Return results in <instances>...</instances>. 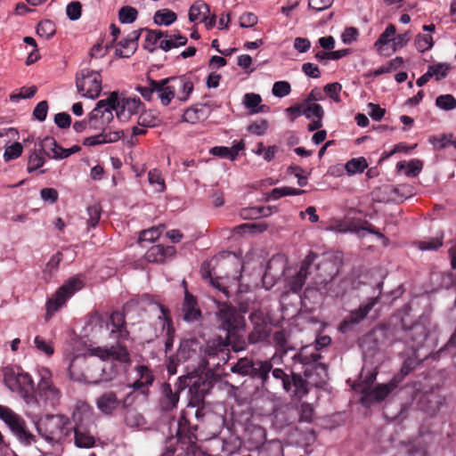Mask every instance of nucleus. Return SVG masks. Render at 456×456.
Here are the masks:
<instances>
[{
    "instance_id": "nucleus-1",
    "label": "nucleus",
    "mask_w": 456,
    "mask_h": 456,
    "mask_svg": "<svg viewBox=\"0 0 456 456\" xmlns=\"http://www.w3.org/2000/svg\"><path fill=\"white\" fill-rule=\"evenodd\" d=\"M216 304V318L219 328L226 332L224 339L219 338L216 347L208 346V355L221 357L223 363L228 360V346H231L234 352H240L247 348L246 338L243 332L246 330L244 315L238 309L227 302L215 300Z\"/></svg>"
},
{
    "instance_id": "nucleus-2",
    "label": "nucleus",
    "mask_w": 456,
    "mask_h": 456,
    "mask_svg": "<svg viewBox=\"0 0 456 456\" xmlns=\"http://www.w3.org/2000/svg\"><path fill=\"white\" fill-rule=\"evenodd\" d=\"M330 343L331 338L329 336H321L317 338L314 346H303L292 357L294 362H299L303 365L304 376L308 379L311 386L322 387L328 379L327 365L319 362L322 355L318 351L328 346Z\"/></svg>"
},
{
    "instance_id": "nucleus-3",
    "label": "nucleus",
    "mask_w": 456,
    "mask_h": 456,
    "mask_svg": "<svg viewBox=\"0 0 456 456\" xmlns=\"http://www.w3.org/2000/svg\"><path fill=\"white\" fill-rule=\"evenodd\" d=\"M72 419L75 445L81 449L94 447L97 437L92 430L95 428L92 407L86 403H78L73 411Z\"/></svg>"
},
{
    "instance_id": "nucleus-4",
    "label": "nucleus",
    "mask_w": 456,
    "mask_h": 456,
    "mask_svg": "<svg viewBox=\"0 0 456 456\" xmlns=\"http://www.w3.org/2000/svg\"><path fill=\"white\" fill-rule=\"evenodd\" d=\"M6 366L2 369L4 383L13 393L18 394L27 403L35 398V384L32 377L20 367Z\"/></svg>"
},
{
    "instance_id": "nucleus-5",
    "label": "nucleus",
    "mask_w": 456,
    "mask_h": 456,
    "mask_svg": "<svg viewBox=\"0 0 456 456\" xmlns=\"http://www.w3.org/2000/svg\"><path fill=\"white\" fill-rule=\"evenodd\" d=\"M273 369V363L270 360L261 361L254 360L250 357H243L232 366L231 370L241 376H249L253 379L261 380L263 387L269 386V373Z\"/></svg>"
},
{
    "instance_id": "nucleus-6",
    "label": "nucleus",
    "mask_w": 456,
    "mask_h": 456,
    "mask_svg": "<svg viewBox=\"0 0 456 456\" xmlns=\"http://www.w3.org/2000/svg\"><path fill=\"white\" fill-rule=\"evenodd\" d=\"M430 320L427 315H421L411 324H408L404 318L401 326L403 332V339L411 350H419L425 343L429 333Z\"/></svg>"
},
{
    "instance_id": "nucleus-7",
    "label": "nucleus",
    "mask_w": 456,
    "mask_h": 456,
    "mask_svg": "<svg viewBox=\"0 0 456 456\" xmlns=\"http://www.w3.org/2000/svg\"><path fill=\"white\" fill-rule=\"evenodd\" d=\"M273 377L281 380L283 389L293 397L301 399L309 393L308 385H311L308 379H303L299 373L291 371L288 374L281 368L272 369Z\"/></svg>"
},
{
    "instance_id": "nucleus-8",
    "label": "nucleus",
    "mask_w": 456,
    "mask_h": 456,
    "mask_svg": "<svg viewBox=\"0 0 456 456\" xmlns=\"http://www.w3.org/2000/svg\"><path fill=\"white\" fill-rule=\"evenodd\" d=\"M68 424L64 415H48L37 425V430L45 440L59 442L68 434Z\"/></svg>"
},
{
    "instance_id": "nucleus-9",
    "label": "nucleus",
    "mask_w": 456,
    "mask_h": 456,
    "mask_svg": "<svg viewBox=\"0 0 456 456\" xmlns=\"http://www.w3.org/2000/svg\"><path fill=\"white\" fill-rule=\"evenodd\" d=\"M0 419L20 442L25 444L36 442L35 436L28 429L24 419L9 407L0 404Z\"/></svg>"
},
{
    "instance_id": "nucleus-10",
    "label": "nucleus",
    "mask_w": 456,
    "mask_h": 456,
    "mask_svg": "<svg viewBox=\"0 0 456 456\" xmlns=\"http://www.w3.org/2000/svg\"><path fill=\"white\" fill-rule=\"evenodd\" d=\"M76 86L83 97L96 99L102 92V76L98 71L83 69L76 75Z\"/></svg>"
},
{
    "instance_id": "nucleus-11",
    "label": "nucleus",
    "mask_w": 456,
    "mask_h": 456,
    "mask_svg": "<svg viewBox=\"0 0 456 456\" xmlns=\"http://www.w3.org/2000/svg\"><path fill=\"white\" fill-rule=\"evenodd\" d=\"M189 379V376L179 377L174 388L167 382L161 385L159 407L162 411L169 412L176 408L180 398V392L190 385Z\"/></svg>"
},
{
    "instance_id": "nucleus-12",
    "label": "nucleus",
    "mask_w": 456,
    "mask_h": 456,
    "mask_svg": "<svg viewBox=\"0 0 456 456\" xmlns=\"http://www.w3.org/2000/svg\"><path fill=\"white\" fill-rule=\"evenodd\" d=\"M134 392L128 393L124 399H118L113 391H106L96 399L98 410L105 415H111L117 410L127 409L134 401Z\"/></svg>"
},
{
    "instance_id": "nucleus-13",
    "label": "nucleus",
    "mask_w": 456,
    "mask_h": 456,
    "mask_svg": "<svg viewBox=\"0 0 456 456\" xmlns=\"http://www.w3.org/2000/svg\"><path fill=\"white\" fill-rule=\"evenodd\" d=\"M82 288V281L77 278L69 279L55 292L53 297L46 303L47 315L58 311L66 301Z\"/></svg>"
},
{
    "instance_id": "nucleus-14",
    "label": "nucleus",
    "mask_w": 456,
    "mask_h": 456,
    "mask_svg": "<svg viewBox=\"0 0 456 456\" xmlns=\"http://www.w3.org/2000/svg\"><path fill=\"white\" fill-rule=\"evenodd\" d=\"M250 322L253 326L246 340L247 345H255L265 341L271 333V325L264 314L260 311H255L249 315Z\"/></svg>"
},
{
    "instance_id": "nucleus-15",
    "label": "nucleus",
    "mask_w": 456,
    "mask_h": 456,
    "mask_svg": "<svg viewBox=\"0 0 456 456\" xmlns=\"http://www.w3.org/2000/svg\"><path fill=\"white\" fill-rule=\"evenodd\" d=\"M189 379L188 382L190 385L187 387L191 394L189 407L194 409L197 405L204 402L205 396L214 387V380L207 376H200L197 378L189 377Z\"/></svg>"
},
{
    "instance_id": "nucleus-16",
    "label": "nucleus",
    "mask_w": 456,
    "mask_h": 456,
    "mask_svg": "<svg viewBox=\"0 0 456 456\" xmlns=\"http://www.w3.org/2000/svg\"><path fill=\"white\" fill-rule=\"evenodd\" d=\"M317 257V254L310 252L302 261L299 271L289 281V289L293 292H299L302 289L307 276L312 273Z\"/></svg>"
},
{
    "instance_id": "nucleus-17",
    "label": "nucleus",
    "mask_w": 456,
    "mask_h": 456,
    "mask_svg": "<svg viewBox=\"0 0 456 456\" xmlns=\"http://www.w3.org/2000/svg\"><path fill=\"white\" fill-rule=\"evenodd\" d=\"M377 303L378 297H371L369 298L367 303L361 305L359 308L351 311L340 323L339 330L342 332H347L351 326L361 322Z\"/></svg>"
},
{
    "instance_id": "nucleus-18",
    "label": "nucleus",
    "mask_w": 456,
    "mask_h": 456,
    "mask_svg": "<svg viewBox=\"0 0 456 456\" xmlns=\"http://www.w3.org/2000/svg\"><path fill=\"white\" fill-rule=\"evenodd\" d=\"M165 81L169 82L175 98L180 102H186L194 89L192 81L186 75L167 77Z\"/></svg>"
},
{
    "instance_id": "nucleus-19",
    "label": "nucleus",
    "mask_w": 456,
    "mask_h": 456,
    "mask_svg": "<svg viewBox=\"0 0 456 456\" xmlns=\"http://www.w3.org/2000/svg\"><path fill=\"white\" fill-rule=\"evenodd\" d=\"M39 395L44 396L52 405L55 404L60 398V391L52 383L50 370L46 368H42L39 370Z\"/></svg>"
},
{
    "instance_id": "nucleus-20",
    "label": "nucleus",
    "mask_w": 456,
    "mask_h": 456,
    "mask_svg": "<svg viewBox=\"0 0 456 456\" xmlns=\"http://www.w3.org/2000/svg\"><path fill=\"white\" fill-rule=\"evenodd\" d=\"M157 305L161 313V314L159 316V320L162 322V330H166L167 338L165 341V351L167 354L173 347L175 330L174 328L173 321L170 316L168 308L159 303Z\"/></svg>"
},
{
    "instance_id": "nucleus-21",
    "label": "nucleus",
    "mask_w": 456,
    "mask_h": 456,
    "mask_svg": "<svg viewBox=\"0 0 456 456\" xmlns=\"http://www.w3.org/2000/svg\"><path fill=\"white\" fill-rule=\"evenodd\" d=\"M142 107L143 104L139 98H118L117 117L122 121L127 120L132 115L137 114Z\"/></svg>"
},
{
    "instance_id": "nucleus-22",
    "label": "nucleus",
    "mask_w": 456,
    "mask_h": 456,
    "mask_svg": "<svg viewBox=\"0 0 456 456\" xmlns=\"http://www.w3.org/2000/svg\"><path fill=\"white\" fill-rule=\"evenodd\" d=\"M175 253L174 246L154 245L146 251L145 258L151 263H163L172 258Z\"/></svg>"
},
{
    "instance_id": "nucleus-23",
    "label": "nucleus",
    "mask_w": 456,
    "mask_h": 456,
    "mask_svg": "<svg viewBox=\"0 0 456 456\" xmlns=\"http://www.w3.org/2000/svg\"><path fill=\"white\" fill-rule=\"evenodd\" d=\"M188 411H183L178 420V428L176 436L178 439L183 444H193L197 436L194 431L197 429L196 426H191L190 421L186 418Z\"/></svg>"
},
{
    "instance_id": "nucleus-24",
    "label": "nucleus",
    "mask_w": 456,
    "mask_h": 456,
    "mask_svg": "<svg viewBox=\"0 0 456 456\" xmlns=\"http://www.w3.org/2000/svg\"><path fill=\"white\" fill-rule=\"evenodd\" d=\"M182 311L183 319L186 322L199 321L201 317V311L198 307L196 297L188 290H185Z\"/></svg>"
},
{
    "instance_id": "nucleus-25",
    "label": "nucleus",
    "mask_w": 456,
    "mask_h": 456,
    "mask_svg": "<svg viewBox=\"0 0 456 456\" xmlns=\"http://www.w3.org/2000/svg\"><path fill=\"white\" fill-rule=\"evenodd\" d=\"M102 101H107L108 104L99 110V117L101 118V123L106 126L113 120V110L117 112V106L118 105V93L112 92Z\"/></svg>"
},
{
    "instance_id": "nucleus-26",
    "label": "nucleus",
    "mask_w": 456,
    "mask_h": 456,
    "mask_svg": "<svg viewBox=\"0 0 456 456\" xmlns=\"http://www.w3.org/2000/svg\"><path fill=\"white\" fill-rule=\"evenodd\" d=\"M396 387L397 382L394 379L387 384L376 386L365 394L364 398L371 403L383 401Z\"/></svg>"
},
{
    "instance_id": "nucleus-27",
    "label": "nucleus",
    "mask_w": 456,
    "mask_h": 456,
    "mask_svg": "<svg viewBox=\"0 0 456 456\" xmlns=\"http://www.w3.org/2000/svg\"><path fill=\"white\" fill-rule=\"evenodd\" d=\"M110 322L112 325L111 333L118 334L117 338H127L129 332L126 330V322L125 314L121 311H114L110 315Z\"/></svg>"
},
{
    "instance_id": "nucleus-28",
    "label": "nucleus",
    "mask_w": 456,
    "mask_h": 456,
    "mask_svg": "<svg viewBox=\"0 0 456 456\" xmlns=\"http://www.w3.org/2000/svg\"><path fill=\"white\" fill-rule=\"evenodd\" d=\"M277 208L275 207H248L243 208L240 211V216L244 220H254L259 217H266L273 214V210Z\"/></svg>"
},
{
    "instance_id": "nucleus-29",
    "label": "nucleus",
    "mask_w": 456,
    "mask_h": 456,
    "mask_svg": "<svg viewBox=\"0 0 456 456\" xmlns=\"http://www.w3.org/2000/svg\"><path fill=\"white\" fill-rule=\"evenodd\" d=\"M418 350H412L411 355L406 357L403 362L400 373L395 376L396 382L402 381L407 375H409L421 362L418 354Z\"/></svg>"
},
{
    "instance_id": "nucleus-30",
    "label": "nucleus",
    "mask_w": 456,
    "mask_h": 456,
    "mask_svg": "<svg viewBox=\"0 0 456 456\" xmlns=\"http://www.w3.org/2000/svg\"><path fill=\"white\" fill-rule=\"evenodd\" d=\"M256 452L257 456H282L283 449L280 442L270 441L257 447Z\"/></svg>"
},
{
    "instance_id": "nucleus-31",
    "label": "nucleus",
    "mask_w": 456,
    "mask_h": 456,
    "mask_svg": "<svg viewBox=\"0 0 456 456\" xmlns=\"http://www.w3.org/2000/svg\"><path fill=\"white\" fill-rule=\"evenodd\" d=\"M158 86L159 88H157V94L159 98L162 105L167 106L171 101L175 98L173 90L171 89V86L169 82H166L165 78L158 80Z\"/></svg>"
},
{
    "instance_id": "nucleus-32",
    "label": "nucleus",
    "mask_w": 456,
    "mask_h": 456,
    "mask_svg": "<svg viewBox=\"0 0 456 456\" xmlns=\"http://www.w3.org/2000/svg\"><path fill=\"white\" fill-rule=\"evenodd\" d=\"M187 44V37L181 34H172L169 38L162 39L159 46L165 52H168L173 48L183 46Z\"/></svg>"
},
{
    "instance_id": "nucleus-33",
    "label": "nucleus",
    "mask_w": 456,
    "mask_h": 456,
    "mask_svg": "<svg viewBox=\"0 0 456 456\" xmlns=\"http://www.w3.org/2000/svg\"><path fill=\"white\" fill-rule=\"evenodd\" d=\"M138 43H131L126 37L116 45L115 54L119 58H129L137 50Z\"/></svg>"
},
{
    "instance_id": "nucleus-34",
    "label": "nucleus",
    "mask_w": 456,
    "mask_h": 456,
    "mask_svg": "<svg viewBox=\"0 0 456 456\" xmlns=\"http://www.w3.org/2000/svg\"><path fill=\"white\" fill-rule=\"evenodd\" d=\"M209 12V5L202 1H198L193 4L189 10V20L194 22L200 17H202V20H206L207 15H208Z\"/></svg>"
},
{
    "instance_id": "nucleus-35",
    "label": "nucleus",
    "mask_w": 456,
    "mask_h": 456,
    "mask_svg": "<svg viewBox=\"0 0 456 456\" xmlns=\"http://www.w3.org/2000/svg\"><path fill=\"white\" fill-rule=\"evenodd\" d=\"M44 154L42 151H39V148H35L30 151L27 164V171L28 173H32L44 166L45 161Z\"/></svg>"
},
{
    "instance_id": "nucleus-36",
    "label": "nucleus",
    "mask_w": 456,
    "mask_h": 456,
    "mask_svg": "<svg viewBox=\"0 0 456 456\" xmlns=\"http://www.w3.org/2000/svg\"><path fill=\"white\" fill-rule=\"evenodd\" d=\"M429 142L437 150L445 149L452 146L456 150V137L452 134H444L436 136H432Z\"/></svg>"
},
{
    "instance_id": "nucleus-37",
    "label": "nucleus",
    "mask_w": 456,
    "mask_h": 456,
    "mask_svg": "<svg viewBox=\"0 0 456 456\" xmlns=\"http://www.w3.org/2000/svg\"><path fill=\"white\" fill-rule=\"evenodd\" d=\"M110 359L121 363L129 364L131 362L130 354L126 346L120 344L110 347Z\"/></svg>"
},
{
    "instance_id": "nucleus-38",
    "label": "nucleus",
    "mask_w": 456,
    "mask_h": 456,
    "mask_svg": "<svg viewBox=\"0 0 456 456\" xmlns=\"http://www.w3.org/2000/svg\"><path fill=\"white\" fill-rule=\"evenodd\" d=\"M108 102L107 101H99L97 103H96V106L95 108L88 114L87 116V119H88V127L90 129H94V130H101V129H103L105 128V126H103V124L101 123V118L99 117V112H100V109L102 107H104L105 105H107Z\"/></svg>"
},
{
    "instance_id": "nucleus-39",
    "label": "nucleus",
    "mask_w": 456,
    "mask_h": 456,
    "mask_svg": "<svg viewBox=\"0 0 456 456\" xmlns=\"http://www.w3.org/2000/svg\"><path fill=\"white\" fill-rule=\"evenodd\" d=\"M176 13L169 9L158 10L153 17L154 23L165 26L171 25L176 20Z\"/></svg>"
},
{
    "instance_id": "nucleus-40",
    "label": "nucleus",
    "mask_w": 456,
    "mask_h": 456,
    "mask_svg": "<svg viewBox=\"0 0 456 456\" xmlns=\"http://www.w3.org/2000/svg\"><path fill=\"white\" fill-rule=\"evenodd\" d=\"M137 123L142 127H154L159 125L160 119L153 110H149L141 112Z\"/></svg>"
},
{
    "instance_id": "nucleus-41",
    "label": "nucleus",
    "mask_w": 456,
    "mask_h": 456,
    "mask_svg": "<svg viewBox=\"0 0 456 456\" xmlns=\"http://www.w3.org/2000/svg\"><path fill=\"white\" fill-rule=\"evenodd\" d=\"M368 167V163L363 157L354 158L346 163L345 168L348 175L362 173Z\"/></svg>"
},
{
    "instance_id": "nucleus-42",
    "label": "nucleus",
    "mask_w": 456,
    "mask_h": 456,
    "mask_svg": "<svg viewBox=\"0 0 456 456\" xmlns=\"http://www.w3.org/2000/svg\"><path fill=\"white\" fill-rule=\"evenodd\" d=\"M147 86H137L136 91L140 93L142 97L148 102H151L153 98V94L157 93L158 80H154L151 77H147Z\"/></svg>"
},
{
    "instance_id": "nucleus-43",
    "label": "nucleus",
    "mask_w": 456,
    "mask_h": 456,
    "mask_svg": "<svg viewBox=\"0 0 456 456\" xmlns=\"http://www.w3.org/2000/svg\"><path fill=\"white\" fill-rule=\"evenodd\" d=\"M305 192V190L296 189L291 187H281L274 188L268 194L267 198L270 200H279L281 197L289 196V195H302Z\"/></svg>"
},
{
    "instance_id": "nucleus-44",
    "label": "nucleus",
    "mask_w": 456,
    "mask_h": 456,
    "mask_svg": "<svg viewBox=\"0 0 456 456\" xmlns=\"http://www.w3.org/2000/svg\"><path fill=\"white\" fill-rule=\"evenodd\" d=\"M201 273L202 277L206 280H209L212 286L216 288L218 290L223 292L226 297H229V290L225 286H223L218 279H213L211 270H210V265L208 263H203L201 265Z\"/></svg>"
},
{
    "instance_id": "nucleus-45",
    "label": "nucleus",
    "mask_w": 456,
    "mask_h": 456,
    "mask_svg": "<svg viewBox=\"0 0 456 456\" xmlns=\"http://www.w3.org/2000/svg\"><path fill=\"white\" fill-rule=\"evenodd\" d=\"M125 422L128 427L136 428L145 423L144 417L134 409H126Z\"/></svg>"
},
{
    "instance_id": "nucleus-46",
    "label": "nucleus",
    "mask_w": 456,
    "mask_h": 456,
    "mask_svg": "<svg viewBox=\"0 0 456 456\" xmlns=\"http://www.w3.org/2000/svg\"><path fill=\"white\" fill-rule=\"evenodd\" d=\"M403 63V60L402 57H395V59L389 61L387 64L382 65L379 69L373 70L372 75L374 77H379L385 73H390L397 69H399Z\"/></svg>"
},
{
    "instance_id": "nucleus-47",
    "label": "nucleus",
    "mask_w": 456,
    "mask_h": 456,
    "mask_svg": "<svg viewBox=\"0 0 456 456\" xmlns=\"http://www.w3.org/2000/svg\"><path fill=\"white\" fill-rule=\"evenodd\" d=\"M204 118L205 113L203 109L198 107L188 108L183 115V120L191 124H195Z\"/></svg>"
},
{
    "instance_id": "nucleus-48",
    "label": "nucleus",
    "mask_w": 456,
    "mask_h": 456,
    "mask_svg": "<svg viewBox=\"0 0 456 456\" xmlns=\"http://www.w3.org/2000/svg\"><path fill=\"white\" fill-rule=\"evenodd\" d=\"M138 15V12L134 7L123 6L118 11V20L121 23H133Z\"/></svg>"
},
{
    "instance_id": "nucleus-49",
    "label": "nucleus",
    "mask_w": 456,
    "mask_h": 456,
    "mask_svg": "<svg viewBox=\"0 0 456 456\" xmlns=\"http://www.w3.org/2000/svg\"><path fill=\"white\" fill-rule=\"evenodd\" d=\"M37 33L40 37L49 39L55 34V25L49 20H42L37 27Z\"/></svg>"
},
{
    "instance_id": "nucleus-50",
    "label": "nucleus",
    "mask_w": 456,
    "mask_h": 456,
    "mask_svg": "<svg viewBox=\"0 0 456 456\" xmlns=\"http://www.w3.org/2000/svg\"><path fill=\"white\" fill-rule=\"evenodd\" d=\"M349 230L352 232H359V231H367L368 232L371 234H375L377 237L385 240L387 241L388 240L384 236L383 233H381L378 229H376L370 223L364 220L362 222V224L358 226L356 224H350Z\"/></svg>"
},
{
    "instance_id": "nucleus-51",
    "label": "nucleus",
    "mask_w": 456,
    "mask_h": 456,
    "mask_svg": "<svg viewBox=\"0 0 456 456\" xmlns=\"http://www.w3.org/2000/svg\"><path fill=\"white\" fill-rule=\"evenodd\" d=\"M149 183L155 186V191L158 192H163L166 189L165 181L161 175V173L157 169H152L148 174Z\"/></svg>"
},
{
    "instance_id": "nucleus-52",
    "label": "nucleus",
    "mask_w": 456,
    "mask_h": 456,
    "mask_svg": "<svg viewBox=\"0 0 456 456\" xmlns=\"http://www.w3.org/2000/svg\"><path fill=\"white\" fill-rule=\"evenodd\" d=\"M303 115L308 119L312 118H323L324 110L319 103L306 104L304 107Z\"/></svg>"
},
{
    "instance_id": "nucleus-53",
    "label": "nucleus",
    "mask_w": 456,
    "mask_h": 456,
    "mask_svg": "<svg viewBox=\"0 0 456 456\" xmlns=\"http://www.w3.org/2000/svg\"><path fill=\"white\" fill-rule=\"evenodd\" d=\"M138 379L142 383L146 384L148 387H151L154 381V375L151 370L145 365H138L134 368Z\"/></svg>"
},
{
    "instance_id": "nucleus-54",
    "label": "nucleus",
    "mask_w": 456,
    "mask_h": 456,
    "mask_svg": "<svg viewBox=\"0 0 456 456\" xmlns=\"http://www.w3.org/2000/svg\"><path fill=\"white\" fill-rule=\"evenodd\" d=\"M436 105L444 110H452L456 108V99L452 94H442L436 98Z\"/></svg>"
},
{
    "instance_id": "nucleus-55",
    "label": "nucleus",
    "mask_w": 456,
    "mask_h": 456,
    "mask_svg": "<svg viewBox=\"0 0 456 456\" xmlns=\"http://www.w3.org/2000/svg\"><path fill=\"white\" fill-rule=\"evenodd\" d=\"M395 32H396V28H395V25L389 24L386 28L385 31L383 33H381V35L379 37V38L375 42V46L379 50H381L384 45L388 44V42L390 41V38L395 35Z\"/></svg>"
},
{
    "instance_id": "nucleus-56",
    "label": "nucleus",
    "mask_w": 456,
    "mask_h": 456,
    "mask_svg": "<svg viewBox=\"0 0 456 456\" xmlns=\"http://www.w3.org/2000/svg\"><path fill=\"white\" fill-rule=\"evenodd\" d=\"M163 230H164V226L151 227L150 229L143 230L140 233L139 240H140V242H142V241L153 242L157 239H159V237L162 233Z\"/></svg>"
},
{
    "instance_id": "nucleus-57",
    "label": "nucleus",
    "mask_w": 456,
    "mask_h": 456,
    "mask_svg": "<svg viewBox=\"0 0 456 456\" xmlns=\"http://www.w3.org/2000/svg\"><path fill=\"white\" fill-rule=\"evenodd\" d=\"M314 268L317 270V271H320L321 269H324V270H327V269H331V272L327 275V276H324L323 279L322 278V274H318V276L320 277L321 281H320V283H324V285L326 286L328 283L331 282L335 274L337 273V271H335V266H334V264H332L331 262H323V263H321V264H316L314 265Z\"/></svg>"
},
{
    "instance_id": "nucleus-58",
    "label": "nucleus",
    "mask_w": 456,
    "mask_h": 456,
    "mask_svg": "<svg viewBox=\"0 0 456 456\" xmlns=\"http://www.w3.org/2000/svg\"><path fill=\"white\" fill-rule=\"evenodd\" d=\"M144 29L147 32V36L145 38L143 48L152 53L156 48V45L159 43V36L161 34L159 32H156L155 29Z\"/></svg>"
},
{
    "instance_id": "nucleus-59",
    "label": "nucleus",
    "mask_w": 456,
    "mask_h": 456,
    "mask_svg": "<svg viewBox=\"0 0 456 456\" xmlns=\"http://www.w3.org/2000/svg\"><path fill=\"white\" fill-rule=\"evenodd\" d=\"M415 45L419 52L424 53L433 46V38L428 34H419L415 38Z\"/></svg>"
},
{
    "instance_id": "nucleus-60",
    "label": "nucleus",
    "mask_w": 456,
    "mask_h": 456,
    "mask_svg": "<svg viewBox=\"0 0 456 456\" xmlns=\"http://www.w3.org/2000/svg\"><path fill=\"white\" fill-rule=\"evenodd\" d=\"M87 211V214H88V220H87V224L89 225V227L91 228H94L96 227V225L99 224V221L101 219V213H102V208L99 205L97 204H94L93 206H89L86 209Z\"/></svg>"
},
{
    "instance_id": "nucleus-61",
    "label": "nucleus",
    "mask_w": 456,
    "mask_h": 456,
    "mask_svg": "<svg viewBox=\"0 0 456 456\" xmlns=\"http://www.w3.org/2000/svg\"><path fill=\"white\" fill-rule=\"evenodd\" d=\"M272 92L276 97H285L291 92L290 84L287 81H277L273 84Z\"/></svg>"
},
{
    "instance_id": "nucleus-62",
    "label": "nucleus",
    "mask_w": 456,
    "mask_h": 456,
    "mask_svg": "<svg viewBox=\"0 0 456 456\" xmlns=\"http://www.w3.org/2000/svg\"><path fill=\"white\" fill-rule=\"evenodd\" d=\"M261 102L262 98L257 94L248 93L243 97V103L250 110L251 114H254L253 110L256 109Z\"/></svg>"
},
{
    "instance_id": "nucleus-63",
    "label": "nucleus",
    "mask_w": 456,
    "mask_h": 456,
    "mask_svg": "<svg viewBox=\"0 0 456 456\" xmlns=\"http://www.w3.org/2000/svg\"><path fill=\"white\" fill-rule=\"evenodd\" d=\"M37 92V87L36 86L29 87L23 86L20 88V92L19 94H12L10 95V100L12 102H19L20 99H28L33 97Z\"/></svg>"
},
{
    "instance_id": "nucleus-64",
    "label": "nucleus",
    "mask_w": 456,
    "mask_h": 456,
    "mask_svg": "<svg viewBox=\"0 0 456 456\" xmlns=\"http://www.w3.org/2000/svg\"><path fill=\"white\" fill-rule=\"evenodd\" d=\"M449 65L446 63H438L428 67L431 77H436V80L445 77L449 71Z\"/></svg>"
}]
</instances>
